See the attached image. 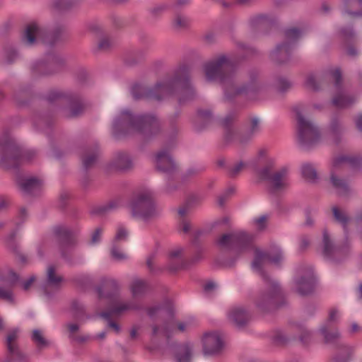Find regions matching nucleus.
Returning <instances> with one entry per match:
<instances>
[{
  "label": "nucleus",
  "mask_w": 362,
  "mask_h": 362,
  "mask_svg": "<svg viewBox=\"0 0 362 362\" xmlns=\"http://www.w3.org/2000/svg\"><path fill=\"white\" fill-rule=\"evenodd\" d=\"M204 70L206 80L219 81L223 87L224 98L228 102H233L242 96L253 99L263 88L257 70H250L248 81L240 83L236 74L235 63L227 54L215 56L204 64Z\"/></svg>",
  "instance_id": "1"
},
{
  "label": "nucleus",
  "mask_w": 362,
  "mask_h": 362,
  "mask_svg": "<svg viewBox=\"0 0 362 362\" xmlns=\"http://www.w3.org/2000/svg\"><path fill=\"white\" fill-rule=\"evenodd\" d=\"M191 72L189 66L182 64L152 87L134 85L132 88V95L135 100L146 99L157 101L168 97L176 96L179 104H184L196 98Z\"/></svg>",
  "instance_id": "2"
},
{
  "label": "nucleus",
  "mask_w": 362,
  "mask_h": 362,
  "mask_svg": "<svg viewBox=\"0 0 362 362\" xmlns=\"http://www.w3.org/2000/svg\"><path fill=\"white\" fill-rule=\"evenodd\" d=\"M158 119L151 115H135L129 110H124L114 119L112 136L116 139L139 135L147 141L160 132Z\"/></svg>",
  "instance_id": "3"
},
{
  "label": "nucleus",
  "mask_w": 362,
  "mask_h": 362,
  "mask_svg": "<svg viewBox=\"0 0 362 362\" xmlns=\"http://www.w3.org/2000/svg\"><path fill=\"white\" fill-rule=\"evenodd\" d=\"M282 258V253L280 250L276 251L274 254L262 252L258 249L255 250L252 267L262 276L269 288V291L262 293L256 301L257 306L262 311H269L281 306L284 303V296L278 283L272 279L262 269V265L265 262L269 261L278 265Z\"/></svg>",
  "instance_id": "4"
},
{
  "label": "nucleus",
  "mask_w": 362,
  "mask_h": 362,
  "mask_svg": "<svg viewBox=\"0 0 362 362\" xmlns=\"http://www.w3.org/2000/svg\"><path fill=\"white\" fill-rule=\"evenodd\" d=\"M132 216L144 223H150L158 218L161 209L151 190H144L136 194L129 204Z\"/></svg>",
  "instance_id": "5"
},
{
  "label": "nucleus",
  "mask_w": 362,
  "mask_h": 362,
  "mask_svg": "<svg viewBox=\"0 0 362 362\" xmlns=\"http://www.w3.org/2000/svg\"><path fill=\"white\" fill-rule=\"evenodd\" d=\"M297 119V138L300 145L305 149H310L320 141V134L315 124L306 119L299 107H294Z\"/></svg>",
  "instance_id": "6"
},
{
  "label": "nucleus",
  "mask_w": 362,
  "mask_h": 362,
  "mask_svg": "<svg viewBox=\"0 0 362 362\" xmlns=\"http://www.w3.org/2000/svg\"><path fill=\"white\" fill-rule=\"evenodd\" d=\"M59 99H64L67 103L65 110V116L67 118H76L81 116L87 107L86 103L77 93L52 91L47 96V100L50 103Z\"/></svg>",
  "instance_id": "7"
},
{
  "label": "nucleus",
  "mask_w": 362,
  "mask_h": 362,
  "mask_svg": "<svg viewBox=\"0 0 362 362\" xmlns=\"http://www.w3.org/2000/svg\"><path fill=\"white\" fill-rule=\"evenodd\" d=\"M301 31L296 28H288L284 31L285 41L278 44L270 53L274 62L282 64L287 63L291 58V49L300 38Z\"/></svg>",
  "instance_id": "8"
},
{
  "label": "nucleus",
  "mask_w": 362,
  "mask_h": 362,
  "mask_svg": "<svg viewBox=\"0 0 362 362\" xmlns=\"http://www.w3.org/2000/svg\"><path fill=\"white\" fill-rule=\"evenodd\" d=\"M22 158V151L13 139L8 136L0 138V167L16 168Z\"/></svg>",
  "instance_id": "9"
},
{
  "label": "nucleus",
  "mask_w": 362,
  "mask_h": 362,
  "mask_svg": "<svg viewBox=\"0 0 362 362\" xmlns=\"http://www.w3.org/2000/svg\"><path fill=\"white\" fill-rule=\"evenodd\" d=\"M252 237L244 231H235L224 233L216 240L217 245L221 248L234 250L238 252L249 248Z\"/></svg>",
  "instance_id": "10"
},
{
  "label": "nucleus",
  "mask_w": 362,
  "mask_h": 362,
  "mask_svg": "<svg viewBox=\"0 0 362 362\" xmlns=\"http://www.w3.org/2000/svg\"><path fill=\"white\" fill-rule=\"evenodd\" d=\"M54 236L59 243L62 258L67 262H71L72 249L76 245V233L64 226H57L53 228Z\"/></svg>",
  "instance_id": "11"
},
{
  "label": "nucleus",
  "mask_w": 362,
  "mask_h": 362,
  "mask_svg": "<svg viewBox=\"0 0 362 362\" xmlns=\"http://www.w3.org/2000/svg\"><path fill=\"white\" fill-rule=\"evenodd\" d=\"M146 310L148 317L153 320L158 317L165 320L163 330L167 337H169L175 325L173 320L174 310L171 303L168 301L158 303L146 308Z\"/></svg>",
  "instance_id": "12"
},
{
  "label": "nucleus",
  "mask_w": 362,
  "mask_h": 362,
  "mask_svg": "<svg viewBox=\"0 0 362 362\" xmlns=\"http://www.w3.org/2000/svg\"><path fill=\"white\" fill-rule=\"evenodd\" d=\"M349 253V245L346 241L342 245H335L331 240L328 231L325 229L322 233V255L325 258L333 262L343 261Z\"/></svg>",
  "instance_id": "13"
},
{
  "label": "nucleus",
  "mask_w": 362,
  "mask_h": 362,
  "mask_svg": "<svg viewBox=\"0 0 362 362\" xmlns=\"http://www.w3.org/2000/svg\"><path fill=\"white\" fill-rule=\"evenodd\" d=\"M275 168L273 160H269L266 165L259 170V174L262 180H268L274 191L285 189L288 185L286 180L288 169L283 167L276 172H272Z\"/></svg>",
  "instance_id": "14"
},
{
  "label": "nucleus",
  "mask_w": 362,
  "mask_h": 362,
  "mask_svg": "<svg viewBox=\"0 0 362 362\" xmlns=\"http://www.w3.org/2000/svg\"><path fill=\"white\" fill-rule=\"evenodd\" d=\"M18 330L13 329L7 335L6 344L8 349V355L4 362H28V358L19 349L17 343Z\"/></svg>",
  "instance_id": "15"
},
{
  "label": "nucleus",
  "mask_w": 362,
  "mask_h": 362,
  "mask_svg": "<svg viewBox=\"0 0 362 362\" xmlns=\"http://www.w3.org/2000/svg\"><path fill=\"white\" fill-rule=\"evenodd\" d=\"M133 168V158L129 153L125 151L115 153L107 164V169L109 171L127 173Z\"/></svg>",
  "instance_id": "16"
},
{
  "label": "nucleus",
  "mask_w": 362,
  "mask_h": 362,
  "mask_svg": "<svg viewBox=\"0 0 362 362\" xmlns=\"http://www.w3.org/2000/svg\"><path fill=\"white\" fill-rule=\"evenodd\" d=\"M203 352L204 355H216L223 348V341L221 335L216 332L205 333L202 338Z\"/></svg>",
  "instance_id": "17"
},
{
  "label": "nucleus",
  "mask_w": 362,
  "mask_h": 362,
  "mask_svg": "<svg viewBox=\"0 0 362 362\" xmlns=\"http://www.w3.org/2000/svg\"><path fill=\"white\" fill-rule=\"evenodd\" d=\"M119 286L113 279L102 278L100 284L95 287L99 298L115 300L118 294Z\"/></svg>",
  "instance_id": "18"
},
{
  "label": "nucleus",
  "mask_w": 362,
  "mask_h": 362,
  "mask_svg": "<svg viewBox=\"0 0 362 362\" xmlns=\"http://www.w3.org/2000/svg\"><path fill=\"white\" fill-rule=\"evenodd\" d=\"M89 30L98 38L97 49L100 52H107L115 45L114 40L109 36L104 28L98 23L89 25Z\"/></svg>",
  "instance_id": "19"
},
{
  "label": "nucleus",
  "mask_w": 362,
  "mask_h": 362,
  "mask_svg": "<svg viewBox=\"0 0 362 362\" xmlns=\"http://www.w3.org/2000/svg\"><path fill=\"white\" fill-rule=\"evenodd\" d=\"M156 168L158 171L172 174L176 170V165L170 153L168 148H163L156 155Z\"/></svg>",
  "instance_id": "20"
},
{
  "label": "nucleus",
  "mask_w": 362,
  "mask_h": 362,
  "mask_svg": "<svg viewBox=\"0 0 362 362\" xmlns=\"http://www.w3.org/2000/svg\"><path fill=\"white\" fill-rule=\"evenodd\" d=\"M238 117V112L232 110L220 121L221 126L224 129V141L228 144L233 142L238 137V133L233 127Z\"/></svg>",
  "instance_id": "21"
},
{
  "label": "nucleus",
  "mask_w": 362,
  "mask_h": 362,
  "mask_svg": "<svg viewBox=\"0 0 362 362\" xmlns=\"http://www.w3.org/2000/svg\"><path fill=\"white\" fill-rule=\"evenodd\" d=\"M251 317L250 312L243 306L233 307L228 312L229 320L238 328L246 326Z\"/></svg>",
  "instance_id": "22"
},
{
  "label": "nucleus",
  "mask_w": 362,
  "mask_h": 362,
  "mask_svg": "<svg viewBox=\"0 0 362 362\" xmlns=\"http://www.w3.org/2000/svg\"><path fill=\"white\" fill-rule=\"evenodd\" d=\"M246 127L245 132L238 135L237 137L240 146L247 145L260 131V119L257 117H251L248 119Z\"/></svg>",
  "instance_id": "23"
},
{
  "label": "nucleus",
  "mask_w": 362,
  "mask_h": 362,
  "mask_svg": "<svg viewBox=\"0 0 362 362\" xmlns=\"http://www.w3.org/2000/svg\"><path fill=\"white\" fill-rule=\"evenodd\" d=\"M20 276L14 271L9 272V279L0 274V284L6 283L8 287H13L16 283L20 282ZM0 298L8 303H13L14 298L13 292L8 288H5L0 286Z\"/></svg>",
  "instance_id": "24"
},
{
  "label": "nucleus",
  "mask_w": 362,
  "mask_h": 362,
  "mask_svg": "<svg viewBox=\"0 0 362 362\" xmlns=\"http://www.w3.org/2000/svg\"><path fill=\"white\" fill-rule=\"evenodd\" d=\"M63 281L64 278L57 273L56 266L49 264L46 270L45 284L42 287L45 294L49 295L47 291L49 287L59 289Z\"/></svg>",
  "instance_id": "25"
},
{
  "label": "nucleus",
  "mask_w": 362,
  "mask_h": 362,
  "mask_svg": "<svg viewBox=\"0 0 362 362\" xmlns=\"http://www.w3.org/2000/svg\"><path fill=\"white\" fill-rule=\"evenodd\" d=\"M319 332L325 344H334L337 349H338L339 344H344L339 341L341 334L338 329L332 325L329 326V324H324L320 327Z\"/></svg>",
  "instance_id": "26"
},
{
  "label": "nucleus",
  "mask_w": 362,
  "mask_h": 362,
  "mask_svg": "<svg viewBox=\"0 0 362 362\" xmlns=\"http://www.w3.org/2000/svg\"><path fill=\"white\" fill-rule=\"evenodd\" d=\"M18 185L24 194L33 195L40 191L42 181L35 177H25L18 179Z\"/></svg>",
  "instance_id": "27"
},
{
  "label": "nucleus",
  "mask_w": 362,
  "mask_h": 362,
  "mask_svg": "<svg viewBox=\"0 0 362 362\" xmlns=\"http://www.w3.org/2000/svg\"><path fill=\"white\" fill-rule=\"evenodd\" d=\"M100 156V148L98 145L88 147L84 149L81 155L83 168L85 170L93 168Z\"/></svg>",
  "instance_id": "28"
},
{
  "label": "nucleus",
  "mask_w": 362,
  "mask_h": 362,
  "mask_svg": "<svg viewBox=\"0 0 362 362\" xmlns=\"http://www.w3.org/2000/svg\"><path fill=\"white\" fill-rule=\"evenodd\" d=\"M298 293L301 296H307L312 293L315 288V279L313 274L309 273L302 276L296 280Z\"/></svg>",
  "instance_id": "29"
},
{
  "label": "nucleus",
  "mask_w": 362,
  "mask_h": 362,
  "mask_svg": "<svg viewBox=\"0 0 362 362\" xmlns=\"http://www.w3.org/2000/svg\"><path fill=\"white\" fill-rule=\"evenodd\" d=\"M49 67V71L52 75L62 72L66 67V62L65 59L59 54L56 52L47 53L45 55Z\"/></svg>",
  "instance_id": "30"
},
{
  "label": "nucleus",
  "mask_w": 362,
  "mask_h": 362,
  "mask_svg": "<svg viewBox=\"0 0 362 362\" xmlns=\"http://www.w3.org/2000/svg\"><path fill=\"white\" fill-rule=\"evenodd\" d=\"M337 170L338 168H334V167L332 166V169L331 170L330 173L329 181L332 187L336 189L337 193L339 196H346L349 194V187L347 182L345 180L340 178L337 175Z\"/></svg>",
  "instance_id": "31"
},
{
  "label": "nucleus",
  "mask_w": 362,
  "mask_h": 362,
  "mask_svg": "<svg viewBox=\"0 0 362 362\" xmlns=\"http://www.w3.org/2000/svg\"><path fill=\"white\" fill-rule=\"evenodd\" d=\"M16 231H13L6 238L7 246L13 251L15 254L18 262L23 266L26 265L28 263L27 257L21 252L19 245L16 241Z\"/></svg>",
  "instance_id": "32"
},
{
  "label": "nucleus",
  "mask_w": 362,
  "mask_h": 362,
  "mask_svg": "<svg viewBox=\"0 0 362 362\" xmlns=\"http://www.w3.org/2000/svg\"><path fill=\"white\" fill-rule=\"evenodd\" d=\"M66 37V30L64 26L59 25L47 33L44 37V42L50 46L63 40Z\"/></svg>",
  "instance_id": "33"
},
{
  "label": "nucleus",
  "mask_w": 362,
  "mask_h": 362,
  "mask_svg": "<svg viewBox=\"0 0 362 362\" xmlns=\"http://www.w3.org/2000/svg\"><path fill=\"white\" fill-rule=\"evenodd\" d=\"M30 70L32 74L35 77L39 76H47L52 75V73L49 71L50 68L49 67L46 57L40 59L34 62L31 66Z\"/></svg>",
  "instance_id": "34"
},
{
  "label": "nucleus",
  "mask_w": 362,
  "mask_h": 362,
  "mask_svg": "<svg viewBox=\"0 0 362 362\" xmlns=\"http://www.w3.org/2000/svg\"><path fill=\"white\" fill-rule=\"evenodd\" d=\"M344 128L337 117L332 118L329 124V133L334 144H339L341 141V136Z\"/></svg>",
  "instance_id": "35"
},
{
  "label": "nucleus",
  "mask_w": 362,
  "mask_h": 362,
  "mask_svg": "<svg viewBox=\"0 0 362 362\" xmlns=\"http://www.w3.org/2000/svg\"><path fill=\"white\" fill-rule=\"evenodd\" d=\"M356 98L350 95L344 93H337L332 98V104L338 108H346L354 104Z\"/></svg>",
  "instance_id": "36"
},
{
  "label": "nucleus",
  "mask_w": 362,
  "mask_h": 362,
  "mask_svg": "<svg viewBox=\"0 0 362 362\" xmlns=\"http://www.w3.org/2000/svg\"><path fill=\"white\" fill-rule=\"evenodd\" d=\"M146 57V52L144 49H136L127 52L124 57V64L129 66L137 65L142 62Z\"/></svg>",
  "instance_id": "37"
},
{
  "label": "nucleus",
  "mask_w": 362,
  "mask_h": 362,
  "mask_svg": "<svg viewBox=\"0 0 362 362\" xmlns=\"http://www.w3.org/2000/svg\"><path fill=\"white\" fill-rule=\"evenodd\" d=\"M361 163L362 159L359 156H341L334 160L332 165L334 168H339L340 165L348 163L353 168H358Z\"/></svg>",
  "instance_id": "38"
},
{
  "label": "nucleus",
  "mask_w": 362,
  "mask_h": 362,
  "mask_svg": "<svg viewBox=\"0 0 362 362\" xmlns=\"http://www.w3.org/2000/svg\"><path fill=\"white\" fill-rule=\"evenodd\" d=\"M40 28L35 23L28 25L23 35V42L27 45H33L36 42V37L40 34Z\"/></svg>",
  "instance_id": "39"
},
{
  "label": "nucleus",
  "mask_w": 362,
  "mask_h": 362,
  "mask_svg": "<svg viewBox=\"0 0 362 362\" xmlns=\"http://www.w3.org/2000/svg\"><path fill=\"white\" fill-rule=\"evenodd\" d=\"M192 349L189 344H180L175 354L176 362H191Z\"/></svg>",
  "instance_id": "40"
},
{
  "label": "nucleus",
  "mask_w": 362,
  "mask_h": 362,
  "mask_svg": "<svg viewBox=\"0 0 362 362\" xmlns=\"http://www.w3.org/2000/svg\"><path fill=\"white\" fill-rule=\"evenodd\" d=\"M344 12L353 18L362 16V0H346Z\"/></svg>",
  "instance_id": "41"
},
{
  "label": "nucleus",
  "mask_w": 362,
  "mask_h": 362,
  "mask_svg": "<svg viewBox=\"0 0 362 362\" xmlns=\"http://www.w3.org/2000/svg\"><path fill=\"white\" fill-rule=\"evenodd\" d=\"M272 23V19L265 14H259L252 17L250 20V25L255 30H262L270 25Z\"/></svg>",
  "instance_id": "42"
},
{
  "label": "nucleus",
  "mask_w": 362,
  "mask_h": 362,
  "mask_svg": "<svg viewBox=\"0 0 362 362\" xmlns=\"http://www.w3.org/2000/svg\"><path fill=\"white\" fill-rule=\"evenodd\" d=\"M337 350V354L332 358L331 362H349L353 352L352 348L346 344H339Z\"/></svg>",
  "instance_id": "43"
},
{
  "label": "nucleus",
  "mask_w": 362,
  "mask_h": 362,
  "mask_svg": "<svg viewBox=\"0 0 362 362\" xmlns=\"http://www.w3.org/2000/svg\"><path fill=\"white\" fill-rule=\"evenodd\" d=\"M295 329L298 333V339L303 346H308L312 341L313 334L306 327L301 324H296Z\"/></svg>",
  "instance_id": "44"
},
{
  "label": "nucleus",
  "mask_w": 362,
  "mask_h": 362,
  "mask_svg": "<svg viewBox=\"0 0 362 362\" xmlns=\"http://www.w3.org/2000/svg\"><path fill=\"white\" fill-rule=\"evenodd\" d=\"M80 0H53V7L59 12L71 11L78 5Z\"/></svg>",
  "instance_id": "45"
},
{
  "label": "nucleus",
  "mask_w": 362,
  "mask_h": 362,
  "mask_svg": "<svg viewBox=\"0 0 362 362\" xmlns=\"http://www.w3.org/2000/svg\"><path fill=\"white\" fill-rule=\"evenodd\" d=\"M143 307L135 301H128L124 303H118L112 307V313H122L127 310H141Z\"/></svg>",
  "instance_id": "46"
},
{
  "label": "nucleus",
  "mask_w": 362,
  "mask_h": 362,
  "mask_svg": "<svg viewBox=\"0 0 362 362\" xmlns=\"http://www.w3.org/2000/svg\"><path fill=\"white\" fill-rule=\"evenodd\" d=\"M32 97V92L29 87L21 88L15 93L14 98L19 105H24L28 103Z\"/></svg>",
  "instance_id": "47"
},
{
  "label": "nucleus",
  "mask_w": 362,
  "mask_h": 362,
  "mask_svg": "<svg viewBox=\"0 0 362 362\" xmlns=\"http://www.w3.org/2000/svg\"><path fill=\"white\" fill-rule=\"evenodd\" d=\"M148 288L147 283L141 279H134L131 284V290L134 297L144 295Z\"/></svg>",
  "instance_id": "48"
},
{
  "label": "nucleus",
  "mask_w": 362,
  "mask_h": 362,
  "mask_svg": "<svg viewBox=\"0 0 362 362\" xmlns=\"http://www.w3.org/2000/svg\"><path fill=\"white\" fill-rule=\"evenodd\" d=\"M332 212L334 220L343 226L344 230L346 233L347 226L350 221V218L345 212L340 211L337 206H334L332 208Z\"/></svg>",
  "instance_id": "49"
},
{
  "label": "nucleus",
  "mask_w": 362,
  "mask_h": 362,
  "mask_svg": "<svg viewBox=\"0 0 362 362\" xmlns=\"http://www.w3.org/2000/svg\"><path fill=\"white\" fill-rule=\"evenodd\" d=\"M120 315L119 313H112V307L110 308L107 310L105 312H102L99 314V316L103 317L107 322V326L112 329H113L117 333H119L120 331L119 325L115 322L112 321L111 317L112 315Z\"/></svg>",
  "instance_id": "50"
},
{
  "label": "nucleus",
  "mask_w": 362,
  "mask_h": 362,
  "mask_svg": "<svg viewBox=\"0 0 362 362\" xmlns=\"http://www.w3.org/2000/svg\"><path fill=\"white\" fill-rule=\"evenodd\" d=\"M117 207V204L115 202H112L106 205L93 206L90 209V213L93 216H104L107 212L116 209Z\"/></svg>",
  "instance_id": "51"
},
{
  "label": "nucleus",
  "mask_w": 362,
  "mask_h": 362,
  "mask_svg": "<svg viewBox=\"0 0 362 362\" xmlns=\"http://www.w3.org/2000/svg\"><path fill=\"white\" fill-rule=\"evenodd\" d=\"M173 27L176 30L187 29L189 26V19L180 13H177L172 22Z\"/></svg>",
  "instance_id": "52"
},
{
  "label": "nucleus",
  "mask_w": 362,
  "mask_h": 362,
  "mask_svg": "<svg viewBox=\"0 0 362 362\" xmlns=\"http://www.w3.org/2000/svg\"><path fill=\"white\" fill-rule=\"evenodd\" d=\"M31 339L38 349H42L49 346V341L43 337L41 331L39 329H34L33 331Z\"/></svg>",
  "instance_id": "53"
},
{
  "label": "nucleus",
  "mask_w": 362,
  "mask_h": 362,
  "mask_svg": "<svg viewBox=\"0 0 362 362\" xmlns=\"http://www.w3.org/2000/svg\"><path fill=\"white\" fill-rule=\"evenodd\" d=\"M301 173L303 177L311 182L317 179V174L315 168L310 164L306 163L302 165Z\"/></svg>",
  "instance_id": "54"
},
{
  "label": "nucleus",
  "mask_w": 362,
  "mask_h": 362,
  "mask_svg": "<svg viewBox=\"0 0 362 362\" xmlns=\"http://www.w3.org/2000/svg\"><path fill=\"white\" fill-rule=\"evenodd\" d=\"M213 117L211 112L209 110H199L198 111V116H197V122H204V127L209 124L212 121ZM203 128V127H197V129L199 130H201Z\"/></svg>",
  "instance_id": "55"
},
{
  "label": "nucleus",
  "mask_w": 362,
  "mask_h": 362,
  "mask_svg": "<svg viewBox=\"0 0 362 362\" xmlns=\"http://www.w3.org/2000/svg\"><path fill=\"white\" fill-rule=\"evenodd\" d=\"M18 52L13 47H6L4 50V62L7 64L13 63L18 58Z\"/></svg>",
  "instance_id": "56"
},
{
  "label": "nucleus",
  "mask_w": 362,
  "mask_h": 362,
  "mask_svg": "<svg viewBox=\"0 0 362 362\" xmlns=\"http://www.w3.org/2000/svg\"><path fill=\"white\" fill-rule=\"evenodd\" d=\"M305 86L307 88L313 91H318L320 89V83L317 81L315 75L313 74H310L307 76L305 81Z\"/></svg>",
  "instance_id": "57"
},
{
  "label": "nucleus",
  "mask_w": 362,
  "mask_h": 362,
  "mask_svg": "<svg viewBox=\"0 0 362 362\" xmlns=\"http://www.w3.org/2000/svg\"><path fill=\"white\" fill-rule=\"evenodd\" d=\"M276 86L281 92L286 91L292 86V83L283 76H278L276 78Z\"/></svg>",
  "instance_id": "58"
},
{
  "label": "nucleus",
  "mask_w": 362,
  "mask_h": 362,
  "mask_svg": "<svg viewBox=\"0 0 362 362\" xmlns=\"http://www.w3.org/2000/svg\"><path fill=\"white\" fill-rule=\"evenodd\" d=\"M168 268L171 272H175L180 269H186L187 262L182 259H170Z\"/></svg>",
  "instance_id": "59"
},
{
  "label": "nucleus",
  "mask_w": 362,
  "mask_h": 362,
  "mask_svg": "<svg viewBox=\"0 0 362 362\" xmlns=\"http://www.w3.org/2000/svg\"><path fill=\"white\" fill-rule=\"evenodd\" d=\"M340 36L346 42L353 40L356 33L352 27H343L339 30Z\"/></svg>",
  "instance_id": "60"
},
{
  "label": "nucleus",
  "mask_w": 362,
  "mask_h": 362,
  "mask_svg": "<svg viewBox=\"0 0 362 362\" xmlns=\"http://www.w3.org/2000/svg\"><path fill=\"white\" fill-rule=\"evenodd\" d=\"M168 6L166 4L156 5L150 8L149 12L153 18L159 17L166 9Z\"/></svg>",
  "instance_id": "61"
},
{
  "label": "nucleus",
  "mask_w": 362,
  "mask_h": 362,
  "mask_svg": "<svg viewBox=\"0 0 362 362\" xmlns=\"http://www.w3.org/2000/svg\"><path fill=\"white\" fill-rule=\"evenodd\" d=\"M245 164L243 162L240 161L238 163L235 164L233 167H231L228 169V176L230 177L234 178L239 175V173L242 171Z\"/></svg>",
  "instance_id": "62"
},
{
  "label": "nucleus",
  "mask_w": 362,
  "mask_h": 362,
  "mask_svg": "<svg viewBox=\"0 0 362 362\" xmlns=\"http://www.w3.org/2000/svg\"><path fill=\"white\" fill-rule=\"evenodd\" d=\"M72 309L74 310V317L77 319H80L84 313L83 305L78 301H74L72 303Z\"/></svg>",
  "instance_id": "63"
},
{
  "label": "nucleus",
  "mask_w": 362,
  "mask_h": 362,
  "mask_svg": "<svg viewBox=\"0 0 362 362\" xmlns=\"http://www.w3.org/2000/svg\"><path fill=\"white\" fill-rule=\"evenodd\" d=\"M332 76L334 80V86L337 89L341 86V74L339 69H335L331 72Z\"/></svg>",
  "instance_id": "64"
}]
</instances>
